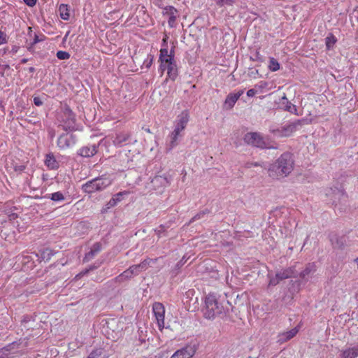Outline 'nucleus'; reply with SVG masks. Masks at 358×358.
Instances as JSON below:
<instances>
[{"label": "nucleus", "instance_id": "f257e3e1", "mask_svg": "<svg viewBox=\"0 0 358 358\" xmlns=\"http://www.w3.org/2000/svg\"><path fill=\"white\" fill-rule=\"evenodd\" d=\"M294 159L289 152L282 153L278 159L269 166L268 176L273 179L288 176L294 169Z\"/></svg>", "mask_w": 358, "mask_h": 358}, {"label": "nucleus", "instance_id": "f03ea898", "mask_svg": "<svg viewBox=\"0 0 358 358\" xmlns=\"http://www.w3.org/2000/svg\"><path fill=\"white\" fill-rule=\"evenodd\" d=\"M159 62V71L162 73L166 71L167 77L174 81L178 76V66L174 58V50L171 49L170 52H169L167 48H162L160 50Z\"/></svg>", "mask_w": 358, "mask_h": 358}, {"label": "nucleus", "instance_id": "7ed1b4c3", "mask_svg": "<svg viewBox=\"0 0 358 358\" xmlns=\"http://www.w3.org/2000/svg\"><path fill=\"white\" fill-rule=\"evenodd\" d=\"M203 311L204 317L209 320L225 314L224 305L215 294H209L206 296Z\"/></svg>", "mask_w": 358, "mask_h": 358}, {"label": "nucleus", "instance_id": "20e7f679", "mask_svg": "<svg viewBox=\"0 0 358 358\" xmlns=\"http://www.w3.org/2000/svg\"><path fill=\"white\" fill-rule=\"evenodd\" d=\"M305 119L296 120L290 122L280 128H271L270 131L278 138L289 137L296 131L301 129L306 123Z\"/></svg>", "mask_w": 358, "mask_h": 358}, {"label": "nucleus", "instance_id": "39448f33", "mask_svg": "<svg viewBox=\"0 0 358 358\" xmlns=\"http://www.w3.org/2000/svg\"><path fill=\"white\" fill-rule=\"evenodd\" d=\"M245 143L259 148H267L266 143L263 136L257 132H248L243 138Z\"/></svg>", "mask_w": 358, "mask_h": 358}, {"label": "nucleus", "instance_id": "423d86ee", "mask_svg": "<svg viewBox=\"0 0 358 358\" xmlns=\"http://www.w3.org/2000/svg\"><path fill=\"white\" fill-rule=\"evenodd\" d=\"M197 350V345L194 343L187 344L176 350L170 358H192Z\"/></svg>", "mask_w": 358, "mask_h": 358}, {"label": "nucleus", "instance_id": "0eeeda50", "mask_svg": "<svg viewBox=\"0 0 358 358\" xmlns=\"http://www.w3.org/2000/svg\"><path fill=\"white\" fill-rule=\"evenodd\" d=\"M77 142V138L73 134H62L57 139V146L60 150H66L73 147Z\"/></svg>", "mask_w": 358, "mask_h": 358}, {"label": "nucleus", "instance_id": "6e6552de", "mask_svg": "<svg viewBox=\"0 0 358 358\" xmlns=\"http://www.w3.org/2000/svg\"><path fill=\"white\" fill-rule=\"evenodd\" d=\"M152 311L157 320L158 327L162 330L164 327L165 308L164 305L159 302L154 303L152 305Z\"/></svg>", "mask_w": 358, "mask_h": 358}, {"label": "nucleus", "instance_id": "1a4fd4ad", "mask_svg": "<svg viewBox=\"0 0 358 358\" xmlns=\"http://www.w3.org/2000/svg\"><path fill=\"white\" fill-rule=\"evenodd\" d=\"M189 120V114L188 110H185L182 111L176 118L174 124L173 131H177L179 134L186 128L187 123Z\"/></svg>", "mask_w": 358, "mask_h": 358}, {"label": "nucleus", "instance_id": "9d476101", "mask_svg": "<svg viewBox=\"0 0 358 358\" xmlns=\"http://www.w3.org/2000/svg\"><path fill=\"white\" fill-rule=\"evenodd\" d=\"M275 103L280 109L289 112L292 114L299 115L296 106L288 100L285 93Z\"/></svg>", "mask_w": 358, "mask_h": 358}, {"label": "nucleus", "instance_id": "9b49d317", "mask_svg": "<svg viewBox=\"0 0 358 358\" xmlns=\"http://www.w3.org/2000/svg\"><path fill=\"white\" fill-rule=\"evenodd\" d=\"M62 122L64 123L65 129L71 128L76 122L75 114L67 105H65L62 109Z\"/></svg>", "mask_w": 358, "mask_h": 358}, {"label": "nucleus", "instance_id": "f8f14e48", "mask_svg": "<svg viewBox=\"0 0 358 358\" xmlns=\"http://www.w3.org/2000/svg\"><path fill=\"white\" fill-rule=\"evenodd\" d=\"M358 357V341L354 346H345L339 351L338 358Z\"/></svg>", "mask_w": 358, "mask_h": 358}, {"label": "nucleus", "instance_id": "ddd939ff", "mask_svg": "<svg viewBox=\"0 0 358 358\" xmlns=\"http://www.w3.org/2000/svg\"><path fill=\"white\" fill-rule=\"evenodd\" d=\"M99 145L92 144L83 146L78 150V155L83 157H92L98 152Z\"/></svg>", "mask_w": 358, "mask_h": 358}, {"label": "nucleus", "instance_id": "4468645a", "mask_svg": "<svg viewBox=\"0 0 358 358\" xmlns=\"http://www.w3.org/2000/svg\"><path fill=\"white\" fill-rule=\"evenodd\" d=\"M299 331V327H296L289 331L278 334L277 342L280 344H282L283 343H285V342L291 340L292 338H294L297 334Z\"/></svg>", "mask_w": 358, "mask_h": 358}, {"label": "nucleus", "instance_id": "2eb2a0df", "mask_svg": "<svg viewBox=\"0 0 358 358\" xmlns=\"http://www.w3.org/2000/svg\"><path fill=\"white\" fill-rule=\"evenodd\" d=\"M130 138V134L128 132L117 133L113 138V143L117 147H122L126 145Z\"/></svg>", "mask_w": 358, "mask_h": 358}, {"label": "nucleus", "instance_id": "dca6fc26", "mask_svg": "<svg viewBox=\"0 0 358 358\" xmlns=\"http://www.w3.org/2000/svg\"><path fill=\"white\" fill-rule=\"evenodd\" d=\"M95 180H96L99 192L106 189L113 182V179L111 178V177L106 174H103L100 177H96L95 178Z\"/></svg>", "mask_w": 358, "mask_h": 358}, {"label": "nucleus", "instance_id": "f3484780", "mask_svg": "<svg viewBox=\"0 0 358 358\" xmlns=\"http://www.w3.org/2000/svg\"><path fill=\"white\" fill-rule=\"evenodd\" d=\"M182 135L177 131H173L169 136V143L166 145L167 151L172 150L178 144Z\"/></svg>", "mask_w": 358, "mask_h": 358}, {"label": "nucleus", "instance_id": "a211bd4d", "mask_svg": "<svg viewBox=\"0 0 358 358\" xmlns=\"http://www.w3.org/2000/svg\"><path fill=\"white\" fill-rule=\"evenodd\" d=\"M243 93L244 90H239L237 92L229 93L225 99V105L230 108H233L236 102Z\"/></svg>", "mask_w": 358, "mask_h": 358}, {"label": "nucleus", "instance_id": "6ab92c4d", "mask_svg": "<svg viewBox=\"0 0 358 358\" xmlns=\"http://www.w3.org/2000/svg\"><path fill=\"white\" fill-rule=\"evenodd\" d=\"M101 250L100 243H95L91 248L90 251L85 254L83 258L84 262H87L94 259V257Z\"/></svg>", "mask_w": 358, "mask_h": 358}, {"label": "nucleus", "instance_id": "aec40b11", "mask_svg": "<svg viewBox=\"0 0 358 358\" xmlns=\"http://www.w3.org/2000/svg\"><path fill=\"white\" fill-rule=\"evenodd\" d=\"M82 190L87 194L99 192L95 178L88 180L82 185Z\"/></svg>", "mask_w": 358, "mask_h": 358}, {"label": "nucleus", "instance_id": "412c9836", "mask_svg": "<svg viewBox=\"0 0 358 358\" xmlns=\"http://www.w3.org/2000/svg\"><path fill=\"white\" fill-rule=\"evenodd\" d=\"M331 191H332V203L335 205V206L338 205V203L341 200H346L347 195L343 189H336L335 190L331 189Z\"/></svg>", "mask_w": 358, "mask_h": 358}, {"label": "nucleus", "instance_id": "4be33fe9", "mask_svg": "<svg viewBox=\"0 0 358 358\" xmlns=\"http://www.w3.org/2000/svg\"><path fill=\"white\" fill-rule=\"evenodd\" d=\"M316 271L315 265L314 263L308 264L305 269L302 271L300 273V277L302 279L308 280L309 278H311Z\"/></svg>", "mask_w": 358, "mask_h": 358}, {"label": "nucleus", "instance_id": "5701e85b", "mask_svg": "<svg viewBox=\"0 0 358 358\" xmlns=\"http://www.w3.org/2000/svg\"><path fill=\"white\" fill-rule=\"evenodd\" d=\"M45 164L52 170H55L59 168V162L56 160L55 157L52 153H48L45 156Z\"/></svg>", "mask_w": 358, "mask_h": 358}, {"label": "nucleus", "instance_id": "b1692460", "mask_svg": "<svg viewBox=\"0 0 358 358\" xmlns=\"http://www.w3.org/2000/svg\"><path fill=\"white\" fill-rule=\"evenodd\" d=\"M277 277L280 279V280H285L289 278L294 276V271L292 267H289L285 269H282L280 271L276 272L275 273Z\"/></svg>", "mask_w": 358, "mask_h": 358}, {"label": "nucleus", "instance_id": "393cba45", "mask_svg": "<svg viewBox=\"0 0 358 358\" xmlns=\"http://www.w3.org/2000/svg\"><path fill=\"white\" fill-rule=\"evenodd\" d=\"M60 17L64 20H69L70 17L69 6L67 4L62 3L59 7Z\"/></svg>", "mask_w": 358, "mask_h": 358}, {"label": "nucleus", "instance_id": "a878e982", "mask_svg": "<svg viewBox=\"0 0 358 358\" xmlns=\"http://www.w3.org/2000/svg\"><path fill=\"white\" fill-rule=\"evenodd\" d=\"M44 197L56 202L63 201L65 199L64 194L61 192L48 194Z\"/></svg>", "mask_w": 358, "mask_h": 358}, {"label": "nucleus", "instance_id": "bb28decb", "mask_svg": "<svg viewBox=\"0 0 358 358\" xmlns=\"http://www.w3.org/2000/svg\"><path fill=\"white\" fill-rule=\"evenodd\" d=\"M53 255L54 252L51 249L45 248L40 251L39 258L43 261L48 262L51 259Z\"/></svg>", "mask_w": 358, "mask_h": 358}, {"label": "nucleus", "instance_id": "cd10ccee", "mask_svg": "<svg viewBox=\"0 0 358 358\" xmlns=\"http://www.w3.org/2000/svg\"><path fill=\"white\" fill-rule=\"evenodd\" d=\"M337 41V38L333 34H329L325 38V44L327 50H331Z\"/></svg>", "mask_w": 358, "mask_h": 358}, {"label": "nucleus", "instance_id": "c85d7f7f", "mask_svg": "<svg viewBox=\"0 0 358 358\" xmlns=\"http://www.w3.org/2000/svg\"><path fill=\"white\" fill-rule=\"evenodd\" d=\"M45 39V36L43 34L38 36L36 34H34L33 41L30 43L29 46L28 47V50L31 51L34 48V46L36 43L43 41Z\"/></svg>", "mask_w": 358, "mask_h": 358}, {"label": "nucleus", "instance_id": "c756f323", "mask_svg": "<svg viewBox=\"0 0 358 358\" xmlns=\"http://www.w3.org/2000/svg\"><path fill=\"white\" fill-rule=\"evenodd\" d=\"M178 10L172 6H166L163 8L162 13L164 15L169 17L176 15Z\"/></svg>", "mask_w": 358, "mask_h": 358}, {"label": "nucleus", "instance_id": "7c9ffc66", "mask_svg": "<svg viewBox=\"0 0 358 358\" xmlns=\"http://www.w3.org/2000/svg\"><path fill=\"white\" fill-rule=\"evenodd\" d=\"M268 69L271 71H277L278 70L280 69L279 62L273 57H271L269 59Z\"/></svg>", "mask_w": 358, "mask_h": 358}, {"label": "nucleus", "instance_id": "2f4dec72", "mask_svg": "<svg viewBox=\"0 0 358 358\" xmlns=\"http://www.w3.org/2000/svg\"><path fill=\"white\" fill-rule=\"evenodd\" d=\"M152 183L154 186L160 184L162 185H164L166 183H167L166 178L165 177H163L162 176H156L154 177V178L152 180Z\"/></svg>", "mask_w": 358, "mask_h": 358}, {"label": "nucleus", "instance_id": "473e14b6", "mask_svg": "<svg viewBox=\"0 0 358 358\" xmlns=\"http://www.w3.org/2000/svg\"><path fill=\"white\" fill-rule=\"evenodd\" d=\"M250 60L259 62L260 63L264 61V57L260 54L259 51L256 50L250 57Z\"/></svg>", "mask_w": 358, "mask_h": 358}, {"label": "nucleus", "instance_id": "72a5a7b5", "mask_svg": "<svg viewBox=\"0 0 358 358\" xmlns=\"http://www.w3.org/2000/svg\"><path fill=\"white\" fill-rule=\"evenodd\" d=\"M132 269H133V266H130L127 270L124 271L122 274H120L118 276L120 280L131 278L133 276Z\"/></svg>", "mask_w": 358, "mask_h": 358}, {"label": "nucleus", "instance_id": "f704fd0d", "mask_svg": "<svg viewBox=\"0 0 358 358\" xmlns=\"http://www.w3.org/2000/svg\"><path fill=\"white\" fill-rule=\"evenodd\" d=\"M103 349L102 348H98L95 349L93 351H92L90 355H88V358H101V356L103 354Z\"/></svg>", "mask_w": 358, "mask_h": 358}, {"label": "nucleus", "instance_id": "c9c22d12", "mask_svg": "<svg viewBox=\"0 0 358 358\" xmlns=\"http://www.w3.org/2000/svg\"><path fill=\"white\" fill-rule=\"evenodd\" d=\"M148 264L149 262L148 260H144L139 264L133 265V268H139L141 272L142 271H145L148 268Z\"/></svg>", "mask_w": 358, "mask_h": 358}, {"label": "nucleus", "instance_id": "e433bc0d", "mask_svg": "<svg viewBox=\"0 0 358 358\" xmlns=\"http://www.w3.org/2000/svg\"><path fill=\"white\" fill-rule=\"evenodd\" d=\"M57 57L61 60L68 59L70 57V54L66 51L59 50L57 52Z\"/></svg>", "mask_w": 358, "mask_h": 358}, {"label": "nucleus", "instance_id": "4c0bfd02", "mask_svg": "<svg viewBox=\"0 0 358 358\" xmlns=\"http://www.w3.org/2000/svg\"><path fill=\"white\" fill-rule=\"evenodd\" d=\"M206 213H208V211L207 210L199 212L190 220L189 223L198 220L201 218H203Z\"/></svg>", "mask_w": 358, "mask_h": 358}, {"label": "nucleus", "instance_id": "58836bf2", "mask_svg": "<svg viewBox=\"0 0 358 358\" xmlns=\"http://www.w3.org/2000/svg\"><path fill=\"white\" fill-rule=\"evenodd\" d=\"M10 345L4 347L0 350V358L7 357L10 355Z\"/></svg>", "mask_w": 358, "mask_h": 358}, {"label": "nucleus", "instance_id": "ea45409f", "mask_svg": "<svg viewBox=\"0 0 358 358\" xmlns=\"http://www.w3.org/2000/svg\"><path fill=\"white\" fill-rule=\"evenodd\" d=\"M234 3V0H217V4L219 6H232Z\"/></svg>", "mask_w": 358, "mask_h": 358}, {"label": "nucleus", "instance_id": "a19ab883", "mask_svg": "<svg viewBox=\"0 0 358 358\" xmlns=\"http://www.w3.org/2000/svg\"><path fill=\"white\" fill-rule=\"evenodd\" d=\"M268 277L270 279L269 280V285L275 286L280 282V279L277 277L276 274L275 276H273V277H271V275L268 274Z\"/></svg>", "mask_w": 358, "mask_h": 358}, {"label": "nucleus", "instance_id": "79ce46f5", "mask_svg": "<svg viewBox=\"0 0 358 358\" xmlns=\"http://www.w3.org/2000/svg\"><path fill=\"white\" fill-rule=\"evenodd\" d=\"M153 59H154L153 55H148L147 58L145 59L143 64L145 65V66L147 69H149L151 66V65L153 62Z\"/></svg>", "mask_w": 358, "mask_h": 358}, {"label": "nucleus", "instance_id": "37998d69", "mask_svg": "<svg viewBox=\"0 0 358 358\" xmlns=\"http://www.w3.org/2000/svg\"><path fill=\"white\" fill-rule=\"evenodd\" d=\"M99 267V266H95V265H92V266H90L89 267V268H87L83 271H81L79 274H78L76 275V277H81V276H83L84 275L87 274L90 271H92V270H94V269H96Z\"/></svg>", "mask_w": 358, "mask_h": 358}, {"label": "nucleus", "instance_id": "c03bdc74", "mask_svg": "<svg viewBox=\"0 0 358 358\" xmlns=\"http://www.w3.org/2000/svg\"><path fill=\"white\" fill-rule=\"evenodd\" d=\"M129 193L127 192H120L113 196V198L118 203L122 201L123 195H127Z\"/></svg>", "mask_w": 358, "mask_h": 358}, {"label": "nucleus", "instance_id": "a18cd8bd", "mask_svg": "<svg viewBox=\"0 0 358 358\" xmlns=\"http://www.w3.org/2000/svg\"><path fill=\"white\" fill-rule=\"evenodd\" d=\"M7 43L6 34L0 30V45Z\"/></svg>", "mask_w": 358, "mask_h": 358}, {"label": "nucleus", "instance_id": "49530a36", "mask_svg": "<svg viewBox=\"0 0 358 358\" xmlns=\"http://www.w3.org/2000/svg\"><path fill=\"white\" fill-rule=\"evenodd\" d=\"M25 168L26 166L24 164L15 165L14 166V171L20 173L24 171Z\"/></svg>", "mask_w": 358, "mask_h": 358}, {"label": "nucleus", "instance_id": "de8ad7c7", "mask_svg": "<svg viewBox=\"0 0 358 358\" xmlns=\"http://www.w3.org/2000/svg\"><path fill=\"white\" fill-rule=\"evenodd\" d=\"M33 101L36 106H41L43 103V101L39 96H34Z\"/></svg>", "mask_w": 358, "mask_h": 358}, {"label": "nucleus", "instance_id": "09e8293b", "mask_svg": "<svg viewBox=\"0 0 358 358\" xmlns=\"http://www.w3.org/2000/svg\"><path fill=\"white\" fill-rule=\"evenodd\" d=\"M176 20V15L169 17L168 24L170 27H173Z\"/></svg>", "mask_w": 358, "mask_h": 358}, {"label": "nucleus", "instance_id": "8fccbe9b", "mask_svg": "<svg viewBox=\"0 0 358 358\" xmlns=\"http://www.w3.org/2000/svg\"><path fill=\"white\" fill-rule=\"evenodd\" d=\"M249 76L253 78H256L259 77L260 75L258 70H252L249 73Z\"/></svg>", "mask_w": 358, "mask_h": 358}, {"label": "nucleus", "instance_id": "3c124183", "mask_svg": "<svg viewBox=\"0 0 358 358\" xmlns=\"http://www.w3.org/2000/svg\"><path fill=\"white\" fill-rule=\"evenodd\" d=\"M117 204V202L116 201V200L113 197L110 199V201L108 202L107 203V206H108V208H111V207H114Z\"/></svg>", "mask_w": 358, "mask_h": 358}, {"label": "nucleus", "instance_id": "603ef678", "mask_svg": "<svg viewBox=\"0 0 358 358\" xmlns=\"http://www.w3.org/2000/svg\"><path fill=\"white\" fill-rule=\"evenodd\" d=\"M23 1L28 6L32 7L36 5L37 0H23Z\"/></svg>", "mask_w": 358, "mask_h": 358}, {"label": "nucleus", "instance_id": "864d4df0", "mask_svg": "<svg viewBox=\"0 0 358 358\" xmlns=\"http://www.w3.org/2000/svg\"><path fill=\"white\" fill-rule=\"evenodd\" d=\"M261 166V164L259 162H248L245 164L246 168H251L252 166Z\"/></svg>", "mask_w": 358, "mask_h": 358}, {"label": "nucleus", "instance_id": "5fc2aeb1", "mask_svg": "<svg viewBox=\"0 0 358 358\" xmlns=\"http://www.w3.org/2000/svg\"><path fill=\"white\" fill-rule=\"evenodd\" d=\"M257 93V91L254 89H250L247 92V96L249 97L254 96Z\"/></svg>", "mask_w": 358, "mask_h": 358}, {"label": "nucleus", "instance_id": "6e6d98bb", "mask_svg": "<svg viewBox=\"0 0 358 358\" xmlns=\"http://www.w3.org/2000/svg\"><path fill=\"white\" fill-rule=\"evenodd\" d=\"M48 133H49V136H50V138L52 139L55 137V130L54 129H50Z\"/></svg>", "mask_w": 358, "mask_h": 358}, {"label": "nucleus", "instance_id": "4d7b16f0", "mask_svg": "<svg viewBox=\"0 0 358 358\" xmlns=\"http://www.w3.org/2000/svg\"><path fill=\"white\" fill-rule=\"evenodd\" d=\"M17 50H18V48L17 46H13L11 50L10 51V52L12 54H15L17 52Z\"/></svg>", "mask_w": 358, "mask_h": 358}, {"label": "nucleus", "instance_id": "13d9d810", "mask_svg": "<svg viewBox=\"0 0 358 358\" xmlns=\"http://www.w3.org/2000/svg\"><path fill=\"white\" fill-rule=\"evenodd\" d=\"M140 272H141V271H140V269H139V268H136V269L133 268V269H132V274H133V275H138Z\"/></svg>", "mask_w": 358, "mask_h": 358}, {"label": "nucleus", "instance_id": "bf43d9fd", "mask_svg": "<svg viewBox=\"0 0 358 358\" xmlns=\"http://www.w3.org/2000/svg\"><path fill=\"white\" fill-rule=\"evenodd\" d=\"M35 70H36V69H35V68H34V67H29V68L28 69V71H29V73H34V72L35 71Z\"/></svg>", "mask_w": 358, "mask_h": 358}, {"label": "nucleus", "instance_id": "052dcab7", "mask_svg": "<svg viewBox=\"0 0 358 358\" xmlns=\"http://www.w3.org/2000/svg\"><path fill=\"white\" fill-rule=\"evenodd\" d=\"M28 62V59L27 58H23L22 60H21V63L22 64H25Z\"/></svg>", "mask_w": 358, "mask_h": 358}, {"label": "nucleus", "instance_id": "680f3d73", "mask_svg": "<svg viewBox=\"0 0 358 358\" xmlns=\"http://www.w3.org/2000/svg\"><path fill=\"white\" fill-rule=\"evenodd\" d=\"M7 50H8V48H3V53L6 54L7 52Z\"/></svg>", "mask_w": 358, "mask_h": 358}, {"label": "nucleus", "instance_id": "e2e57ef3", "mask_svg": "<svg viewBox=\"0 0 358 358\" xmlns=\"http://www.w3.org/2000/svg\"><path fill=\"white\" fill-rule=\"evenodd\" d=\"M355 263L357 264L358 268V257L355 259Z\"/></svg>", "mask_w": 358, "mask_h": 358}, {"label": "nucleus", "instance_id": "0e129e2a", "mask_svg": "<svg viewBox=\"0 0 358 358\" xmlns=\"http://www.w3.org/2000/svg\"><path fill=\"white\" fill-rule=\"evenodd\" d=\"M3 67H4V69H7V68L9 67V66L8 65H5Z\"/></svg>", "mask_w": 358, "mask_h": 358}, {"label": "nucleus", "instance_id": "69168bd1", "mask_svg": "<svg viewBox=\"0 0 358 358\" xmlns=\"http://www.w3.org/2000/svg\"><path fill=\"white\" fill-rule=\"evenodd\" d=\"M266 83H265V82H264V83H263V85H262V86H266Z\"/></svg>", "mask_w": 358, "mask_h": 358}, {"label": "nucleus", "instance_id": "338daca9", "mask_svg": "<svg viewBox=\"0 0 358 358\" xmlns=\"http://www.w3.org/2000/svg\"><path fill=\"white\" fill-rule=\"evenodd\" d=\"M88 358V357H87Z\"/></svg>", "mask_w": 358, "mask_h": 358}]
</instances>
